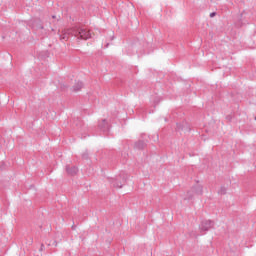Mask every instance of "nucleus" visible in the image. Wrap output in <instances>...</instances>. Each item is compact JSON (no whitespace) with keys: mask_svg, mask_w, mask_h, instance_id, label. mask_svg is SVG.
<instances>
[{"mask_svg":"<svg viewBox=\"0 0 256 256\" xmlns=\"http://www.w3.org/2000/svg\"><path fill=\"white\" fill-rule=\"evenodd\" d=\"M215 227V222L212 220H203L199 225V230L201 233H207L210 229Z\"/></svg>","mask_w":256,"mask_h":256,"instance_id":"obj_1","label":"nucleus"},{"mask_svg":"<svg viewBox=\"0 0 256 256\" xmlns=\"http://www.w3.org/2000/svg\"><path fill=\"white\" fill-rule=\"evenodd\" d=\"M75 36L78 37V39L87 41V39H91V32L84 28H78L75 32Z\"/></svg>","mask_w":256,"mask_h":256,"instance_id":"obj_2","label":"nucleus"},{"mask_svg":"<svg viewBox=\"0 0 256 256\" xmlns=\"http://www.w3.org/2000/svg\"><path fill=\"white\" fill-rule=\"evenodd\" d=\"M109 181L112 187H115V189H121L123 187V183H125V178H123V175H119L116 178H110Z\"/></svg>","mask_w":256,"mask_h":256,"instance_id":"obj_3","label":"nucleus"},{"mask_svg":"<svg viewBox=\"0 0 256 256\" xmlns=\"http://www.w3.org/2000/svg\"><path fill=\"white\" fill-rule=\"evenodd\" d=\"M66 172L71 177H75V175L79 173V168H77V166H72V167L66 166Z\"/></svg>","mask_w":256,"mask_h":256,"instance_id":"obj_4","label":"nucleus"},{"mask_svg":"<svg viewBox=\"0 0 256 256\" xmlns=\"http://www.w3.org/2000/svg\"><path fill=\"white\" fill-rule=\"evenodd\" d=\"M146 146L147 144L145 143V141L139 140L134 144V149H138V151H141L145 149Z\"/></svg>","mask_w":256,"mask_h":256,"instance_id":"obj_5","label":"nucleus"},{"mask_svg":"<svg viewBox=\"0 0 256 256\" xmlns=\"http://www.w3.org/2000/svg\"><path fill=\"white\" fill-rule=\"evenodd\" d=\"M99 129L104 132L109 131V123H107L106 119H103L102 122L99 124Z\"/></svg>","mask_w":256,"mask_h":256,"instance_id":"obj_6","label":"nucleus"},{"mask_svg":"<svg viewBox=\"0 0 256 256\" xmlns=\"http://www.w3.org/2000/svg\"><path fill=\"white\" fill-rule=\"evenodd\" d=\"M192 191L196 195H203V186L197 184L195 187L192 188Z\"/></svg>","mask_w":256,"mask_h":256,"instance_id":"obj_7","label":"nucleus"},{"mask_svg":"<svg viewBox=\"0 0 256 256\" xmlns=\"http://www.w3.org/2000/svg\"><path fill=\"white\" fill-rule=\"evenodd\" d=\"M81 89H83V82L78 81L75 83V85L73 86V91L77 92V91H81Z\"/></svg>","mask_w":256,"mask_h":256,"instance_id":"obj_8","label":"nucleus"},{"mask_svg":"<svg viewBox=\"0 0 256 256\" xmlns=\"http://www.w3.org/2000/svg\"><path fill=\"white\" fill-rule=\"evenodd\" d=\"M227 194V188L225 186H221L218 190V195H226Z\"/></svg>","mask_w":256,"mask_h":256,"instance_id":"obj_9","label":"nucleus"},{"mask_svg":"<svg viewBox=\"0 0 256 256\" xmlns=\"http://www.w3.org/2000/svg\"><path fill=\"white\" fill-rule=\"evenodd\" d=\"M82 159H89V154L87 153L82 154Z\"/></svg>","mask_w":256,"mask_h":256,"instance_id":"obj_10","label":"nucleus"},{"mask_svg":"<svg viewBox=\"0 0 256 256\" xmlns=\"http://www.w3.org/2000/svg\"><path fill=\"white\" fill-rule=\"evenodd\" d=\"M36 29H44L43 24H38V25L36 26Z\"/></svg>","mask_w":256,"mask_h":256,"instance_id":"obj_11","label":"nucleus"},{"mask_svg":"<svg viewBox=\"0 0 256 256\" xmlns=\"http://www.w3.org/2000/svg\"><path fill=\"white\" fill-rule=\"evenodd\" d=\"M215 15H217V13H216V12H212V13H210V17H211V18L215 17Z\"/></svg>","mask_w":256,"mask_h":256,"instance_id":"obj_12","label":"nucleus"},{"mask_svg":"<svg viewBox=\"0 0 256 256\" xmlns=\"http://www.w3.org/2000/svg\"><path fill=\"white\" fill-rule=\"evenodd\" d=\"M52 19H57V16L53 15V16H52Z\"/></svg>","mask_w":256,"mask_h":256,"instance_id":"obj_13","label":"nucleus"},{"mask_svg":"<svg viewBox=\"0 0 256 256\" xmlns=\"http://www.w3.org/2000/svg\"><path fill=\"white\" fill-rule=\"evenodd\" d=\"M62 39H67V37L64 36V37H62Z\"/></svg>","mask_w":256,"mask_h":256,"instance_id":"obj_14","label":"nucleus"}]
</instances>
